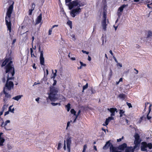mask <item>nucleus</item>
<instances>
[{
  "mask_svg": "<svg viewBox=\"0 0 152 152\" xmlns=\"http://www.w3.org/2000/svg\"><path fill=\"white\" fill-rule=\"evenodd\" d=\"M5 69L6 73H8L7 79L5 84V87L9 90H10L13 87L14 84L13 82L9 81L10 80L13 78V76L15 74L14 69L12 64V61L10 60V58H6L3 62L1 65L2 67L5 66Z\"/></svg>",
  "mask_w": 152,
  "mask_h": 152,
  "instance_id": "1",
  "label": "nucleus"
},
{
  "mask_svg": "<svg viewBox=\"0 0 152 152\" xmlns=\"http://www.w3.org/2000/svg\"><path fill=\"white\" fill-rule=\"evenodd\" d=\"M71 0H65V2L70 10L73 8L70 12V14L72 17L74 18L81 12L82 7L85 5V4L80 0H74L71 2Z\"/></svg>",
  "mask_w": 152,
  "mask_h": 152,
  "instance_id": "2",
  "label": "nucleus"
},
{
  "mask_svg": "<svg viewBox=\"0 0 152 152\" xmlns=\"http://www.w3.org/2000/svg\"><path fill=\"white\" fill-rule=\"evenodd\" d=\"M13 6L12 4L9 7L6 13V16L5 17L6 23L7 26L8 30L10 32H11V27L10 22V17L13 10Z\"/></svg>",
  "mask_w": 152,
  "mask_h": 152,
  "instance_id": "3",
  "label": "nucleus"
},
{
  "mask_svg": "<svg viewBox=\"0 0 152 152\" xmlns=\"http://www.w3.org/2000/svg\"><path fill=\"white\" fill-rule=\"evenodd\" d=\"M50 92L49 94L48 98L52 102H55L58 99V89L57 88L53 86H51L50 88Z\"/></svg>",
  "mask_w": 152,
  "mask_h": 152,
  "instance_id": "4",
  "label": "nucleus"
},
{
  "mask_svg": "<svg viewBox=\"0 0 152 152\" xmlns=\"http://www.w3.org/2000/svg\"><path fill=\"white\" fill-rule=\"evenodd\" d=\"M103 18L102 21V26L103 29L105 31L106 29V26L108 23V21L107 20L106 13L105 11L103 12L102 14Z\"/></svg>",
  "mask_w": 152,
  "mask_h": 152,
  "instance_id": "5",
  "label": "nucleus"
},
{
  "mask_svg": "<svg viewBox=\"0 0 152 152\" xmlns=\"http://www.w3.org/2000/svg\"><path fill=\"white\" fill-rule=\"evenodd\" d=\"M127 4H123L118 8L117 11V14L118 15L119 17H120L122 15L121 12H123L124 9L126 7H127Z\"/></svg>",
  "mask_w": 152,
  "mask_h": 152,
  "instance_id": "6",
  "label": "nucleus"
},
{
  "mask_svg": "<svg viewBox=\"0 0 152 152\" xmlns=\"http://www.w3.org/2000/svg\"><path fill=\"white\" fill-rule=\"evenodd\" d=\"M71 139L70 138H68L66 140V143L67 145V151L68 152H70V145L71 143Z\"/></svg>",
  "mask_w": 152,
  "mask_h": 152,
  "instance_id": "7",
  "label": "nucleus"
},
{
  "mask_svg": "<svg viewBox=\"0 0 152 152\" xmlns=\"http://www.w3.org/2000/svg\"><path fill=\"white\" fill-rule=\"evenodd\" d=\"M40 53L39 60L40 64L42 65H43L44 63V58L43 57V51H40Z\"/></svg>",
  "mask_w": 152,
  "mask_h": 152,
  "instance_id": "8",
  "label": "nucleus"
},
{
  "mask_svg": "<svg viewBox=\"0 0 152 152\" xmlns=\"http://www.w3.org/2000/svg\"><path fill=\"white\" fill-rule=\"evenodd\" d=\"M147 143L145 142H142V143L141 147V150L142 151H147Z\"/></svg>",
  "mask_w": 152,
  "mask_h": 152,
  "instance_id": "9",
  "label": "nucleus"
},
{
  "mask_svg": "<svg viewBox=\"0 0 152 152\" xmlns=\"http://www.w3.org/2000/svg\"><path fill=\"white\" fill-rule=\"evenodd\" d=\"M107 110L111 113V116H112L115 115V112H117V109L115 108H108Z\"/></svg>",
  "mask_w": 152,
  "mask_h": 152,
  "instance_id": "10",
  "label": "nucleus"
},
{
  "mask_svg": "<svg viewBox=\"0 0 152 152\" xmlns=\"http://www.w3.org/2000/svg\"><path fill=\"white\" fill-rule=\"evenodd\" d=\"M10 121L9 120L6 121L5 122H3L2 123L1 126L2 127L4 128V129L6 130H10V129H7L6 128V126L7 125V124L10 123Z\"/></svg>",
  "mask_w": 152,
  "mask_h": 152,
  "instance_id": "11",
  "label": "nucleus"
},
{
  "mask_svg": "<svg viewBox=\"0 0 152 152\" xmlns=\"http://www.w3.org/2000/svg\"><path fill=\"white\" fill-rule=\"evenodd\" d=\"M140 142H137L136 141H134V144L135 145L134 147H132V149L134 151L135 150H138L139 148V145Z\"/></svg>",
  "mask_w": 152,
  "mask_h": 152,
  "instance_id": "12",
  "label": "nucleus"
},
{
  "mask_svg": "<svg viewBox=\"0 0 152 152\" xmlns=\"http://www.w3.org/2000/svg\"><path fill=\"white\" fill-rule=\"evenodd\" d=\"M110 152H122L121 151H119L116 148L113 147V145L110 147Z\"/></svg>",
  "mask_w": 152,
  "mask_h": 152,
  "instance_id": "13",
  "label": "nucleus"
},
{
  "mask_svg": "<svg viewBox=\"0 0 152 152\" xmlns=\"http://www.w3.org/2000/svg\"><path fill=\"white\" fill-rule=\"evenodd\" d=\"M112 145V144L110 143V140H109L106 142L104 146L103 147V148L104 150L107 149L109 148V146L110 147Z\"/></svg>",
  "mask_w": 152,
  "mask_h": 152,
  "instance_id": "14",
  "label": "nucleus"
},
{
  "mask_svg": "<svg viewBox=\"0 0 152 152\" xmlns=\"http://www.w3.org/2000/svg\"><path fill=\"white\" fill-rule=\"evenodd\" d=\"M127 146V144L125 143H124L123 144L119 145L118 147V149L121 151H123L124 149L126 148Z\"/></svg>",
  "mask_w": 152,
  "mask_h": 152,
  "instance_id": "15",
  "label": "nucleus"
},
{
  "mask_svg": "<svg viewBox=\"0 0 152 152\" xmlns=\"http://www.w3.org/2000/svg\"><path fill=\"white\" fill-rule=\"evenodd\" d=\"M42 19V15L40 14L37 17L36 20V24L39 23L41 22Z\"/></svg>",
  "mask_w": 152,
  "mask_h": 152,
  "instance_id": "16",
  "label": "nucleus"
},
{
  "mask_svg": "<svg viewBox=\"0 0 152 152\" xmlns=\"http://www.w3.org/2000/svg\"><path fill=\"white\" fill-rule=\"evenodd\" d=\"M23 96L22 95H19L12 98L13 99L17 101H18Z\"/></svg>",
  "mask_w": 152,
  "mask_h": 152,
  "instance_id": "17",
  "label": "nucleus"
},
{
  "mask_svg": "<svg viewBox=\"0 0 152 152\" xmlns=\"http://www.w3.org/2000/svg\"><path fill=\"white\" fill-rule=\"evenodd\" d=\"M135 140L134 141H136L137 142H140V141L139 140V136L137 134H135L134 135Z\"/></svg>",
  "mask_w": 152,
  "mask_h": 152,
  "instance_id": "18",
  "label": "nucleus"
},
{
  "mask_svg": "<svg viewBox=\"0 0 152 152\" xmlns=\"http://www.w3.org/2000/svg\"><path fill=\"white\" fill-rule=\"evenodd\" d=\"M118 96L120 99L122 100H124L126 97V95L125 94H120Z\"/></svg>",
  "mask_w": 152,
  "mask_h": 152,
  "instance_id": "19",
  "label": "nucleus"
},
{
  "mask_svg": "<svg viewBox=\"0 0 152 152\" xmlns=\"http://www.w3.org/2000/svg\"><path fill=\"white\" fill-rule=\"evenodd\" d=\"M132 148V146L127 148L125 150V152H134V151Z\"/></svg>",
  "mask_w": 152,
  "mask_h": 152,
  "instance_id": "20",
  "label": "nucleus"
},
{
  "mask_svg": "<svg viewBox=\"0 0 152 152\" xmlns=\"http://www.w3.org/2000/svg\"><path fill=\"white\" fill-rule=\"evenodd\" d=\"M152 0H142L140 3H143L144 4L150 3L151 2Z\"/></svg>",
  "mask_w": 152,
  "mask_h": 152,
  "instance_id": "21",
  "label": "nucleus"
},
{
  "mask_svg": "<svg viewBox=\"0 0 152 152\" xmlns=\"http://www.w3.org/2000/svg\"><path fill=\"white\" fill-rule=\"evenodd\" d=\"M4 93L5 94V97L7 98H10L11 97V95L7 93L5 91L4 89Z\"/></svg>",
  "mask_w": 152,
  "mask_h": 152,
  "instance_id": "22",
  "label": "nucleus"
},
{
  "mask_svg": "<svg viewBox=\"0 0 152 152\" xmlns=\"http://www.w3.org/2000/svg\"><path fill=\"white\" fill-rule=\"evenodd\" d=\"M5 141V139L3 138H0V146H3V143Z\"/></svg>",
  "mask_w": 152,
  "mask_h": 152,
  "instance_id": "23",
  "label": "nucleus"
},
{
  "mask_svg": "<svg viewBox=\"0 0 152 152\" xmlns=\"http://www.w3.org/2000/svg\"><path fill=\"white\" fill-rule=\"evenodd\" d=\"M151 105H150L149 107V113L147 115V119L148 120H149L151 118V117L148 116L149 113L151 111Z\"/></svg>",
  "mask_w": 152,
  "mask_h": 152,
  "instance_id": "24",
  "label": "nucleus"
},
{
  "mask_svg": "<svg viewBox=\"0 0 152 152\" xmlns=\"http://www.w3.org/2000/svg\"><path fill=\"white\" fill-rule=\"evenodd\" d=\"M12 105H11L9 107L8 109V110L9 111L11 112V113H14V111L15 110L14 108H13L12 109H11L12 107Z\"/></svg>",
  "mask_w": 152,
  "mask_h": 152,
  "instance_id": "25",
  "label": "nucleus"
},
{
  "mask_svg": "<svg viewBox=\"0 0 152 152\" xmlns=\"http://www.w3.org/2000/svg\"><path fill=\"white\" fill-rule=\"evenodd\" d=\"M62 148V144L61 141H59L58 144V146L57 147V149L58 150H60Z\"/></svg>",
  "mask_w": 152,
  "mask_h": 152,
  "instance_id": "26",
  "label": "nucleus"
},
{
  "mask_svg": "<svg viewBox=\"0 0 152 152\" xmlns=\"http://www.w3.org/2000/svg\"><path fill=\"white\" fill-rule=\"evenodd\" d=\"M152 37V32L150 31H149L148 32L147 35V37Z\"/></svg>",
  "mask_w": 152,
  "mask_h": 152,
  "instance_id": "27",
  "label": "nucleus"
},
{
  "mask_svg": "<svg viewBox=\"0 0 152 152\" xmlns=\"http://www.w3.org/2000/svg\"><path fill=\"white\" fill-rule=\"evenodd\" d=\"M110 121L108 120V119L107 118H106V121L105 122V124H103V125H104V126H106L107 125Z\"/></svg>",
  "mask_w": 152,
  "mask_h": 152,
  "instance_id": "28",
  "label": "nucleus"
},
{
  "mask_svg": "<svg viewBox=\"0 0 152 152\" xmlns=\"http://www.w3.org/2000/svg\"><path fill=\"white\" fill-rule=\"evenodd\" d=\"M66 107L67 108V111L69 112L70 109V104L69 103H68V104L66 106Z\"/></svg>",
  "mask_w": 152,
  "mask_h": 152,
  "instance_id": "29",
  "label": "nucleus"
},
{
  "mask_svg": "<svg viewBox=\"0 0 152 152\" xmlns=\"http://www.w3.org/2000/svg\"><path fill=\"white\" fill-rule=\"evenodd\" d=\"M67 24L70 26V28H72V22L69 20L67 22Z\"/></svg>",
  "mask_w": 152,
  "mask_h": 152,
  "instance_id": "30",
  "label": "nucleus"
},
{
  "mask_svg": "<svg viewBox=\"0 0 152 152\" xmlns=\"http://www.w3.org/2000/svg\"><path fill=\"white\" fill-rule=\"evenodd\" d=\"M147 148H148L149 149H151L152 148V144L151 143H147Z\"/></svg>",
  "mask_w": 152,
  "mask_h": 152,
  "instance_id": "31",
  "label": "nucleus"
},
{
  "mask_svg": "<svg viewBox=\"0 0 152 152\" xmlns=\"http://www.w3.org/2000/svg\"><path fill=\"white\" fill-rule=\"evenodd\" d=\"M88 86V83H87L86 85L85 86H83V91L84 90L86 89L87 88Z\"/></svg>",
  "mask_w": 152,
  "mask_h": 152,
  "instance_id": "32",
  "label": "nucleus"
},
{
  "mask_svg": "<svg viewBox=\"0 0 152 152\" xmlns=\"http://www.w3.org/2000/svg\"><path fill=\"white\" fill-rule=\"evenodd\" d=\"M70 112L72 114H73L74 115H76V112L73 109H71Z\"/></svg>",
  "mask_w": 152,
  "mask_h": 152,
  "instance_id": "33",
  "label": "nucleus"
},
{
  "mask_svg": "<svg viewBox=\"0 0 152 152\" xmlns=\"http://www.w3.org/2000/svg\"><path fill=\"white\" fill-rule=\"evenodd\" d=\"M124 112L122 110H120V117H122L123 116V114L124 113Z\"/></svg>",
  "mask_w": 152,
  "mask_h": 152,
  "instance_id": "34",
  "label": "nucleus"
},
{
  "mask_svg": "<svg viewBox=\"0 0 152 152\" xmlns=\"http://www.w3.org/2000/svg\"><path fill=\"white\" fill-rule=\"evenodd\" d=\"M87 148V146L86 144L84 145L83 149L82 152H85L86 149Z\"/></svg>",
  "mask_w": 152,
  "mask_h": 152,
  "instance_id": "35",
  "label": "nucleus"
},
{
  "mask_svg": "<svg viewBox=\"0 0 152 152\" xmlns=\"http://www.w3.org/2000/svg\"><path fill=\"white\" fill-rule=\"evenodd\" d=\"M7 106H8V105L4 104V106H3V107L2 108V109L3 111H4V110L5 109H6L7 108Z\"/></svg>",
  "mask_w": 152,
  "mask_h": 152,
  "instance_id": "36",
  "label": "nucleus"
},
{
  "mask_svg": "<svg viewBox=\"0 0 152 152\" xmlns=\"http://www.w3.org/2000/svg\"><path fill=\"white\" fill-rule=\"evenodd\" d=\"M51 104L52 105H53V106H55L57 105H61V104L60 103H55L52 102V103H51Z\"/></svg>",
  "mask_w": 152,
  "mask_h": 152,
  "instance_id": "37",
  "label": "nucleus"
},
{
  "mask_svg": "<svg viewBox=\"0 0 152 152\" xmlns=\"http://www.w3.org/2000/svg\"><path fill=\"white\" fill-rule=\"evenodd\" d=\"M60 96L61 97V98H60V99H61L63 101H65V98L63 96L61 95H60Z\"/></svg>",
  "mask_w": 152,
  "mask_h": 152,
  "instance_id": "38",
  "label": "nucleus"
},
{
  "mask_svg": "<svg viewBox=\"0 0 152 152\" xmlns=\"http://www.w3.org/2000/svg\"><path fill=\"white\" fill-rule=\"evenodd\" d=\"M35 4L34 3H33L32 4L31 8V9L33 10H34L35 8Z\"/></svg>",
  "mask_w": 152,
  "mask_h": 152,
  "instance_id": "39",
  "label": "nucleus"
},
{
  "mask_svg": "<svg viewBox=\"0 0 152 152\" xmlns=\"http://www.w3.org/2000/svg\"><path fill=\"white\" fill-rule=\"evenodd\" d=\"M81 66H86V64H83L82 62L80 61V62Z\"/></svg>",
  "mask_w": 152,
  "mask_h": 152,
  "instance_id": "40",
  "label": "nucleus"
},
{
  "mask_svg": "<svg viewBox=\"0 0 152 152\" xmlns=\"http://www.w3.org/2000/svg\"><path fill=\"white\" fill-rule=\"evenodd\" d=\"M107 119L110 121L111 120H114V118L112 117V116H111L110 117H109Z\"/></svg>",
  "mask_w": 152,
  "mask_h": 152,
  "instance_id": "41",
  "label": "nucleus"
},
{
  "mask_svg": "<svg viewBox=\"0 0 152 152\" xmlns=\"http://www.w3.org/2000/svg\"><path fill=\"white\" fill-rule=\"evenodd\" d=\"M33 11V10H31V9H30L29 10V11H28V14L29 15H31Z\"/></svg>",
  "mask_w": 152,
  "mask_h": 152,
  "instance_id": "42",
  "label": "nucleus"
},
{
  "mask_svg": "<svg viewBox=\"0 0 152 152\" xmlns=\"http://www.w3.org/2000/svg\"><path fill=\"white\" fill-rule=\"evenodd\" d=\"M110 72L109 73V75L111 77L112 75V71L111 69H110Z\"/></svg>",
  "mask_w": 152,
  "mask_h": 152,
  "instance_id": "43",
  "label": "nucleus"
},
{
  "mask_svg": "<svg viewBox=\"0 0 152 152\" xmlns=\"http://www.w3.org/2000/svg\"><path fill=\"white\" fill-rule=\"evenodd\" d=\"M66 141L65 140H64V150H66Z\"/></svg>",
  "mask_w": 152,
  "mask_h": 152,
  "instance_id": "44",
  "label": "nucleus"
},
{
  "mask_svg": "<svg viewBox=\"0 0 152 152\" xmlns=\"http://www.w3.org/2000/svg\"><path fill=\"white\" fill-rule=\"evenodd\" d=\"M82 52L84 53H85V54H89V52H87L86 51H85V50H82Z\"/></svg>",
  "mask_w": 152,
  "mask_h": 152,
  "instance_id": "45",
  "label": "nucleus"
},
{
  "mask_svg": "<svg viewBox=\"0 0 152 152\" xmlns=\"http://www.w3.org/2000/svg\"><path fill=\"white\" fill-rule=\"evenodd\" d=\"M72 121L71 120L70 121H68L67 124V127L66 129L68 128V127L69 126L70 123L72 122Z\"/></svg>",
  "mask_w": 152,
  "mask_h": 152,
  "instance_id": "46",
  "label": "nucleus"
},
{
  "mask_svg": "<svg viewBox=\"0 0 152 152\" xmlns=\"http://www.w3.org/2000/svg\"><path fill=\"white\" fill-rule=\"evenodd\" d=\"M126 104H127V105L128 106V107H129V108H130V107H132V106L131 103H128V102H127Z\"/></svg>",
  "mask_w": 152,
  "mask_h": 152,
  "instance_id": "47",
  "label": "nucleus"
},
{
  "mask_svg": "<svg viewBox=\"0 0 152 152\" xmlns=\"http://www.w3.org/2000/svg\"><path fill=\"white\" fill-rule=\"evenodd\" d=\"M52 28H51V29H50L49 30V35H51V33L52 32Z\"/></svg>",
  "mask_w": 152,
  "mask_h": 152,
  "instance_id": "48",
  "label": "nucleus"
},
{
  "mask_svg": "<svg viewBox=\"0 0 152 152\" xmlns=\"http://www.w3.org/2000/svg\"><path fill=\"white\" fill-rule=\"evenodd\" d=\"M117 66H119L120 67H122V64H120V63H119L118 62L117 63Z\"/></svg>",
  "mask_w": 152,
  "mask_h": 152,
  "instance_id": "49",
  "label": "nucleus"
},
{
  "mask_svg": "<svg viewBox=\"0 0 152 152\" xmlns=\"http://www.w3.org/2000/svg\"><path fill=\"white\" fill-rule=\"evenodd\" d=\"M12 148V146L10 145H9L8 146V148L9 150L11 149Z\"/></svg>",
  "mask_w": 152,
  "mask_h": 152,
  "instance_id": "50",
  "label": "nucleus"
},
{
  "mask_svg": "<svg viewBox=\"0 0 152 152\" xmlns=\"http://www.w3.org/2000/svg\"><path fill=\"white\" fill-rule=\"evenodd\" d=\"M71 36L72 38L74 39H75V35L74 34H72L71 35Z\"/></svg>",
  "mask_w": 152,
  "mask_h": 152,
  "instance_id": "51",
  "label": "nucleus"
},
{
  "mask_svg": "<svg viewBox=\"0 0 152 152\" xmlns=\"http://www.w3.org/2000/svg\"><path fill=\"white\" fill-rule=\"evenodd\" d=\"M91 94H94L96 92L95 90L93 89H91Z\"/></svg>",
  "mask_w": 152,
  "mask_h": 152,
  "instance_id": "52",
  "label": "nucleus"
},
{
  "mask_svg": "<svg viewBox=\"0 0 152 152\" xmlns=\"http://www.w3.org/2000/svg\"><path fill=\"white\" fill-rule=\"evenodd\" d=\"M9 112H10V111H9V110L5 112L4 113V116H5V115L9 114Z\"/></svg>",
  "mask_w": 152,
  "mask_h": 152,
  "instance_id": "53",
  "label": "nucleus"
},
{
  "mask_svg": "<svg viewBox=\"0 0 152 152\" xmlns=\"http://www.w3.org/2000/svg\"><path fill=\"white\" fill-rule=\"evenodd\" d=\"M56 73H55L53 74V75L52 77L53 78H54L56 76Z\"/></svg>",
  "mask_w": 152,
  "mask_h": 152,
  "instance_id": "54",
  "label": "nucleus"
},
{
  "mask_svg": "<svg viewBox=\"0 0 152 152\" xmlns=\"http://www.w3.org/2000/svg\"><path fill=\"white\" fill-rule=\"evenodd\" d=\"M70 59L71 60H72V61L75 60V59H75V57H72L70 58Z\"/></svg>",
  "mask_w": 152,
  "mask_h": 152,
  "instance_id": "55",
  "label": "nucleus"
},
{
  "mask_svg": "<svg viewBox=\"0 0 152 152\" xmlns=\"http://www.w3.org/2000/svg\"><path fill=\"white\" fill-rule=\"evenodd\" d=\"M39 99H40V98L39 97H38L37 98H36V99H35V100L37 101V102H38V103H39Z\"/></svg>",
  "mask_w": 152,
  "mask_h": 152,
  "instance_id": "56",
  "label": "nucleus"
},
{
  "mask_svg": "<svg viewBox=\"0 0 152 152\" xmlns=\"http://www.w3.org/2000/svg\"><path fill=\"white\" fill-rule=\"evenodd\" d=\"M91 58L89 56H88V60L89 61H91Z\"/></svg>",
  "mask_w": 152,
  "mask_h": 152,
  "instance_id": "57",
  "label": "nucleus"
},
{
  "mask_svg": "<svg viewBox=\"0 0 152 152\" xmlns=\"http://www.w3.org/2000/svg\"><path fill=\"white\" fill-rule=\"evenodd\" d=\"M109 52L110 53V54H111V55H112V56H113V55L112 52V51L111 50H110L109 51Z\"/></svg>",
  "mask_w": 152,
  "mask_h": 152,
  "instance_id": "58",
  "label": "nucleus"
},
{
  "mask_svg": "<svg viewBox=\"0 0 152 152\" xmlns=\"http://www.w3.org/2000/svg\"><path fill=\"white\" fill-rule=\"evenodd\" d=\"M114 27L115 28V30L116 31L117 28V27H118V26H115L114 25Z\"/></svg>",
  "mask_w": 152,
  "mask_h": 152,
  "instance_id": "59",
  "label": "nucleus"
},
{
  "mask_svg": "<svg viewBox=\"0 0 152 152\" xmlns=\"http://www.w3.org/2000/svg\"><path fill=\"white\" fill-rule=\"evenodd\" d=\"M58 26V25H53V26H52V28H54L55 27H57V26Z\"/></svg>",
  "mask_w": 152,
  "mask_h": 152,
  "instance_id": "60",
  "label": "nucleus"
},
{
  "mask_svg": "<svg viewBox=\"0 0 152 152\" xmlns=\"http://www.w3.org/2000/svg\"><path fill=\"white\" fill-rule=\"evenodd\" d=\"M30 51H31V55H32V53L33 52V49H32V48H30Z\"/></svg>",
  "mask_w": 152,
  "mask_h": 152,
  "instance_id": "61",
  "label": "nucleus"
},
{
  "mask_svg": "<svg viewBox=\"0 0 152 152\" xmlns=\"http://www.w3.org/2000/svg\"><path fill=\"white\" fill-rule=\"evenodd\" d=\"M121 141V138L117 139V142H120Z\"/></svg>",
  "mask_w": 152,
  "mask_h": 152,
  "instance_id": "62",
  "label": "nucleus"
},
{
  "mask_svg": "<svg viewBox=\"0 0 152 152\" xmlns=\"http://www.w3.org/2000/svg\"><path fill=\"white\" fill-rule=\"evenodd\" d=\"M122 80H123L122 78H121L118 81L119 82H122Z\"/></svg>",
  "mask_w": 152,
  "mask_h": 152,
  "instance_id": "63",
  "label": "nucleus"
},
{
  "mask_svg": "<svg viewBox=\"0 0 152 152\" xmlns=\"http://www.w3.org/2000/svg\"><path fill=\"white\" fill-rule=\"evenodd\" d=\"M94 149L95 150H96V151H97V148H96V146H95V145L94 146Z\"/></svg>",
  "mask_w": 152,
  "mask_h": 152,
  "instance_id": "64",
  "label": "nucleus"
}]
</instances>
